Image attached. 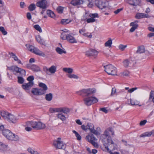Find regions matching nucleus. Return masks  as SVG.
Returning <instances> with one entry per match:
<instances>
[{"label":"nucleus","mask_w":154,"mask_h":154,"mask_svg":"<svg viewBox=\"0 0 154 154\" xmlns=\"http://www.w3.org/2000/svg\"><path fill=\"white\" fill-rule=\"evenodd\" d=\"M100 139L104 144H108V146L110 149L112 150L115 149L116 145L112 140L111 137H108L103 134L100 136Z\"/></svg>","instance_id":"nucleus-1"},{"label":"nucleus","mask_w":154,"mask_h":154,"mask_svg":"<svg viewBox=\"0 0 154 154\" xmlns=\"http://www.w3.org/2000/svg\"><path fill=\"white\" fill-rule=\"evenodd\" d=\"M96 92V90L95 88H88L83 89L77 92L78 94L83 97H90Z\"/></svg>","instance_id":"nucleus-2"},{"label":"nucleus","mask_w":154,"mask_h":154,"mask_svg":"<svg viewBox=\"0 0 154 154\" xmlns=\"http://www.w3.org/2000/svg\"><path fill=\"white\" fill-rule=\"evenodd\" d=\"M0 114L2 117L4 119L13 123H15L17 120L13 115L7 111H2L1 112Z\"/></svg>","instance_id":"nucleus-3"},{"label":"nucleus","mask_w":154,"mask_h":154,"mask_svg":"<svg viewBox=\"0 0 154 154\" xmlns=\"http://www.w3.org/2000/svg\"><path fill=\"white\" fill-rule=\"evenodd\" d=\"M3 134L9 140L11 141H17L19 139V137L13 133L10 130L6 129L2 131Z\"/></svg>","instance_id":"nucleus-4"},{"label":"nucleus","mask_w":154,"mask_h":154,"mask_svg":"<svg viewBox=\"0 0 154 154\" xmlns=\"http://www.w3.org/2000/svg\"><path fill=\"white\" fill-rule=\"evenodd\" d=\"M3 134L9 140L11 141H17L19 139V137L13 133L10 130L6 129L2 131Z\"/></svg>","instance_id":"nucleus-5"},{"label":"nucleus","mask_w":154,"mask_h":154,"mask_svg":"<svg viewBox=\"0 0 154 154\" xmlns=\"http://www.w3.org/2000/svg\"><path fill=\"white\" fill-rule=\"evenodd\" d=\"M83 101L84 105L87 106H90L98 101V99L93 96L85 97L83 98Z\"/></svg>","instance_id":"nucleus-6"},{"label":"nucleus","mask_w":154,"mask_h":154,"mask_svg":"<svg viewBox=\"0 0 154 154\" xmlns=\"http://www.w3.org/2000/svg\"><path fill=\"white\" fill-rule=\"evenodd\" d=\"M104 70L108 74L111 75H116V68L111 64H109L104 66Z\"/></svg>","instance_id":"nucleus-7"},{"label":"nucleus","mask_w":154,"mask_h":154,"mask_svg":"<svg viewBox=\"0 0 154 154\" xmlns=\"http://www.w3.org/2000/svg\"><path fill=\"white\" fill-rule=\"evenodd\" d=\"M61 139L59 137L57 140L54 141L53 145L57 149H64L66 147V145L61 140Z\"/></svg>","instance_id":"nucleus-8"},{"label":"nucleus","mask_w":154,"mask_h":154,"mask_svg":"<svg viewBox=\"0 0 154 154\" xmlns=\"http://www.w3.org/2000/svg\"><path fill=\"white\" fill-rule=\"evenodd\" d=\"M94 3L97 7L101 9L105 8L107 5L105 0H95Z\"/></svg>","instance_id":"nucleus-9"},{"label":"nucleus","mask_w":154,"mask_h":154,"mask_svg":"<svg viewBox=\"0 0 154 154\" xmlns=\"http://www.w3.org/2000/svg\"><path fill=\"white\" fill-rule=\"evenodd\" d=\"M43 70L48 75L51 74H54L57 71V66L52 65L49 68H48L46 67H45L43 68Z\"/></svg>","instance_id":"nucleus-10"},{"label":"nucleus","mask_w":154,"mask_h":154,"mask_svg":"<svg viewBox=\"0 0 154 154\" xmlns=\"http://www.w3.org/2000/svg\"><path fill=\"white\" fill-rule=\"evenodd\" d=\"M46 127L45 124L40 122H33V128L36 130H42Z\"/></svg>","instance_id":"nucleus-11"},{"label":"nucleus","mask_w":154,"mask_h":154,"mask_svg":"<svg viewBox=\"0 0 154 154\" xmlns=\"http://www.w3.org/2000/svg\"><path fill=\"white\" fill-rule=\"evenodd\" d=\"M98 53V52L95 49H90L86 51L85 55L88 57L93 56L95 58L97 57Z\"/></svg>","instance_id":"nucleus-12"},{"label":"nucleus","mask_w":154,"mask_h":154,"mask_svg":"<svg viewBox=\"0 0 154 154\" xmlns=\"http://www.w3.org/2000/svg\"><path fill=\"white\" fill-rule=\"evenodd\" d=\"M37 7L43 9H46L48 6L47 2L46 0H41L37 2L36 3Z\"/></svg>","instance_id":"nucleus-13"},{"label":"nucleus","mask_w":154,"mask_h":154,"mask_svg":"<svg viewBox=\"0 0 154 154\" xmlns=\"http://www.w3.org/2000/svg\"><path fill=\"white\" fill-rule=\"evenodd\" d=\"M42 91L41 88H32V89L31 92L34 95L41 96L44 94L42 93Z\"/></svg>","instance_id":"nucleus-14"},{"label":"nucleus","mask_w":154,"mask_h":154,"mask_svg":"<svg viewBox=\"0 0 154 154\" xmlns=\"http://www.w3.org/2000/svg\"><path fill=\"white\" fill-rule=\"evenodd\" d=\"M89 16L91 18L88 19L87 20L88 23L94 22L96 21L95 18L98 17V14L97 13L91 14L89 15Z\"/></svg>","instance_id":"nucleus-15"},{"label":"nucleus","mask_w":154,"mask_h":154,"mask_svg":"<svg viewBox=\"0 0 154 154\" xmlns=\"http://www.w3.org/2000/svg\"><path fill=\"white\" fill-rule=\"evenodd\" d=\"M34 83L28 82L27 83H24L22 85V88L26 91H28L33 86Z\"/></svg>","instance_id":"nucleus-16"},{"label":"nucleus","mask_w":154,"mask_h":154,"mask_svg":"<svg viewBox=\"0 0 154 154\" xmlns=\"http://www.w3.org/2000/svg\"><path fill=\"white\" fill-rule=\"evenodd\" d=\"M135 17L137 19H140L143 18H149L150 16L147 14L139 13L136 14Z\"/></svg>","instance_id":"nucleus-17"},{"label":"nucleus","mask_w":154,"mask_h":154,"mask_svg":"<svg viewBox=\"0 0 154 154\" xmlns=\"http://www.w3.org/2000/svg\"><path fill=\"white\" fill-rule=\"evenodd\" d=\"M86 31L85 29V28H82V29H80L79 31V32L80 33L82 34L84 36H86V37L89 38H91L93 37L92 35L90 33H85V32ZM94 37H93V38Z\"/></svg>","instance_id":"nucleus-18"},{"label":"nucleus","mask_w":154,"mask_h":154,"mask_svg":"<svg viewBox=\"0 0 154 154\" xmlns=\"http://www.w3.org/2000/svg\"><path fill=\"white\" fill-rule=\"evenodd\" d=\"M32 53L36 55H38L43 57H45V54L44 53L41 51L39 49L36 48H34Z\"/></svg>","instance_id":"nucleus-19"},{"label":"nucleus","mask_w":154,"mask_h":154,"mask_svg":"<svg viewBox=\"0 0 154 154\" xmlns=\"http://www.w3.org/2000/svg\"><path fill=\"white\" fill-rule=\"evenodd\" d=\"M111 134L113 135H114V132L112 131V128H109L104 131L103 134L108 137H111L109 135V134Z\"/></svg>","instance_id":"nucleus-20"},{"label":"nucleus","mask_w":154,"mask_h":154,"mask_svg":"<svg viewBox=\"0 0 154 154\" xmlns=\"http://www.w3.org/2000/svg\"><path fill=\"white\" fill-rule=\"evenodd\" d=\"M39 86L41 88V90L42 91L43 93L44 94L46 93V91L48 89V88L47 85L43 83L40 82L39 84Z\"/></svg>","instance_id":"nucleus-21"},{"label":"nucleus","mask_w":154,"mask_h":154,"mask_svg":"<svg viewBox=\"0 0 154 154\" xmlns=\"http://www.w3.org/2000/svg\"><path fill=\"white\" fill-rule=\"evenodd\" d=\"M86 139L90 143L95 141L97 140L93 134H91L90 136H87L86 137Z\"/></svg>","instance_id":"nucleus-22"},{"label":"nucleus","mask_w":154,"mask_h":154,"mask_svg":"<svg viewBox=\"0 0 154 154\" xmlns=\"http://www.w3.org/2000/svg\"><path fill=\"white\" fill-rule=\"evenodd\" d=\"M8 149V145H6L3 143L0 142V150L1 151L5 152Z\"/></svg>","instance_id":"nucleus-23"},{"label":"nucleus","mask_w":154,"mask_h":154,"mask_svg":"<svg viewBox=\"0 0 154 154\" xmlns=\"http://www.w3.org/2000/svg\"><path fill=\"white\" fill-rule=\"evenodd\" d=\"M152 134L154 135V130L150 132H146L140 135V137H144L146 136L149 137Z\"/></svg>","instance_id":"nucleus-24"},{"label":"nucleus","mask_w":154,"mask_h":154,"mask_svg":"<svg viewBox=\"0 0 154 154\" xmlns=\"http://www.w3.org/2000/svg\"><path fill=\"white\" fill-rule=\"evenodd\" d=\"M9 69L14 71H15L17 73H19L21 68H18L16 66H12L8 67Z\"/></svg>","instance_id":"nucleus-25"},{"label":"nucleus","mask_w":154,"mask_h":154,"mask_svg":"<svg viewBox=\"0 0 154 154\" xmlns=\"http://www.w3.org/2000/svg\"><path fill=\"white\" fill-rule=\"evenodd\" d=\"M145 52V48L143 46H141L138 47V49L136 51L137 53L141 54Z\"/></svg>","instance_id":"nucleus-26"},{"label":"nucleus","mask_w":154,"mask_h":154,"mask_svg":"<svg viewBox=\"0 0 154 154\" xmlns=\"http://www.w3.org/2000/svg\"><path fill=\"white\" fill-rule=\"evenodd\" d=\"M53 98V94L51 93L47 94L45 95V99L48 101H51Z\"/></svg>","instance_id":"nucleus-27"},{"label":"nucleus","mask_w":154,"mask_h":154,"mask_svg":"<svg viewBox=\"0 0 154 154\" xmlns=\"http://www.w3.org/2000/svg\"><path fill=\"white\" fill-rule=\"evenodd\" d=\"M72 21L71 20L67 19H63L61 20V23L63 25H66Z\"/></svg>","instance_id":"nucleus-28"},{"label":"nucleus","mask_w":154,"mask_h":154,"mask_svg":"<svg viewBox=\"0 0 154 154\" xmlns=\"http://www.w3.org/2000/svg\"><path fill=\"white\" fill-rule=\"evenodd\" d=\"M123 65L126 68L128 67L131 63L130 60L128 59L125 60L123 62Z\"/></svg>","instance_id":"nucleus-29"},{"label":"nucleus","mask_w":154,"mask_h":154,"mask_svg":"<svg viewBox=\"0 0 154 154\" xmlns=\"http://www.w3.org/2000/svg\"><path fill=\"white\" fill-rule=\"evenodd\" d=\"M63 70L69 74L72 73L73 72V69L70 68H63Z\"/></svg>","instance_id":"nucleus-30"},{"label":"nucleus","mask_w":154,"mask_h":154,"mask_svg":"<svg viewBox=\"0 0 154 154\" xmlns=\"http://www.w3.org/2000/svg\"><path fill=\"white\" fill-rule=\"evenodd\" d=\"M31 69H32L33 71L36 72H37L40 71L39 67L35 65H32V66L31 67Z\"/></svg>","instance_id":"nucleus-31"},{"label":"nucleus","mask_w":154,"mask_h":154,"mask_svg":"<svg viewBox=\"0 0 154 154\" xmlns=\"http://www.w3.org/2000/svg\"><path fill=\"white\" fill-rule=\"evenodd\" d=\"M112 41L111 39H109L105 43V46L106 47H108L109 48L112 47Z\"/></svg>","instance_id":"nucleus-32"},{"label":"nucleus","mask_w":154,"mask_h":154,"mask_svg":"<svg viewBox=\"0 0 154 154\" xmlns=\"http://www.w3.org/2000/svg\"><path fill=\"white\" fill-rule=\"evenodd\" d=\"M26 46L28 50L32 53L33 52L34 48H35V47L29 44H26Z\"/></svg>","instance_id":"nucleus-33"},{"label":"nucleus","mask_w":154,"mask_h":154,"mask_svg":"<svg viewBox=\"0 0 154 154\" xmlns=\"http://www.w3.org/2000/svg\"><path fill=\"white\" fill-rule=\"evenodd\" d=\"M61 112H63L65 114H67L70 111V109L69 108L63 107L61 108Z\"/></svg>","instance_id":"nucleus-34"},{"label":"nucleus","mask_w":154,"mask_h":154,"mask_svg":"<svg viewBox=\"0 0 154 154\" xmlns=\"http://www.w3.org/2000/svg\"><path fill=\"white\" fill-rule=\"evenodd\" d=\"M56 51L59 54H61L63 53L66 54V51L63 50V49L59 47H57L56 49Z\"/></svg>","instance_id":"nucleus-35"},{"label":"nucleus","mask_w":154,"mask_h":154,"mask_svg":"<svg viewBox=\"0 0 154 154\" xmlns=\"http://www.w3.org/2000/svg\"><path fill=\"white\" fill-rule=\"evenodd\" d=\"M139 102L137 100H133L130 99V104L132 106L139 105Z\"/></svg>","instance_id":"nucleus-36"},{"label":"nucleus","mask_w":154,"mask_h":154,"mask_svg":"<svg viewBox=\"0 0 154 154\" xmlns=\"http://www.w3.org/2000/svg\"><path fill=\"white\" fill-rule=\"evenodd\" d=\"M77 5L82 4L84 3H88L89 2V0H77Z\"/></svg>","instance_id":"nucleus-37"},{"label":"nucleus","mask_w":154,"mask_h":154,"mask_svg":"<svg viewBox=\"0 0 154 154\" xmlns=\"http://www.w3.org/2000/svg\"><path fill=\"white\" fill-rule=\"evenodd\" d=\"M47 14L51 18H54L55 15L54 13L50 10H48L47 11Z\"/></svg>","instance_id":"nucleus-38"},{"label":"nucleus","mask_w":154,"mask_h":154,"mask_svg":"<svg viewBox=\"0 0 154 154\" xmlns=\"http://www.w3.org/2000/svg\"><path fill=\"white\" fill-rule=\"evenodd\" d=\"M57 117L63 121L65 120L66 119L65 116L61 113L58 114Z\"/></svg>","instance_id":"nucleus-39"},{"label":"nucleus","mask_w":154,"mask_h":154,"mask_svg":"<svg viewBox=\"0 0 154 154\" xmlns=\"http://www.w3.org/2000/svg\"><path fill=\"white\" fill-rule=\"evenodd\" d=\"M138 22V21L135 20L133 22L131 23L130 24V26L137 28L138 26L137 24Z\"/></svg>","instance_id":"nucleus-40"},{"label":"nucleus","mask_w":154,"mask_h":154,"mask_svg":"<svg viewBox=\"0 0 154 154\" xmlns=\"http://www.w3.org/2000/svg\"><path fill=\"white\" fill-rule=\"evenodd\" d=\"M36 6L34 4H30L28 7L29 10L30 11H32L35 9Z\"/></svg>","instance_id":"nucleus-41"},{"label":"nucleus","mask_w":154,"mask_h":154,"mask_svg":"<svg viewBox=\"0 0 154 154\" xmlns=\"http://www.w3.org/2000/svg\"><path fill=\"white\" fill-rule=\"evenodd\" d=\"M67 75L68 78L70 79H78L79 78V77L77 75L74 74H68Z\"/></svg>","instance_id":"nucleus-42"},{"label":"nucleus","mask_w":154,"mask_h":154,"mask_svg":"<svg viewBox=\"0 0 154 154\" xmlns=\"http://www.w3.org/2000/svg\"><path fill=\"white\" fill-rule=\"evenodd\" d=\"M137 0H128V3L131 5L136 6Z\"/></svg>","instance_id":"nucleus-43"},{"label":"nucleus","mask_w":154,"mask_h":154,"mask_svg":"<svg viewBox=\"0 0 154 154\" xmlns=\"http://www.w3.org/2000/svg\"><path fill=\"white\" fill-rule=\"evenodd\" d=\"M8 53L9 54L11 55V57L14 58V59L15 61H16L18 60V58L17 57L14 53L9 52Z\"/></svg>","instance_id":"nucleus-44"},{"label":"nucleus","mask_w":154,"mask_h":154,"mask_svg":"<svg viewBox=\"0 0 154 154\" xmlns=\"http://www.w3.org/2000/svg\"><path fill=\"white\" fill-rule=\"evenodd\" d=\"M34 27L38 31L40 32H42V29L40 26L38 25H35L34 26Z\"/></svg>","instance_id":"nucleus-45"},{"label":"nucleus","mask_w":154,"mask_h":154,"mask_svg":"<svg viewBox=\"0 0 154 154\" xmlns=\"http://www.w3.org/2000/svg\"><path fill=\"white\" fill-rule=\"evenodd\" d=\"M33 121H29L26 122V126L27 127H32L33 128Z\"/></svg>","instance_id":"nucleus-46"},{"label":"nucleus","mask_w":154,"mask_h":154,"mask_svg":"<svg viewBox=\"0 0 154 154\" xmlns=\"http://www.w3.org/2000/svg\"><path fill=\"white\" fill-rule=\"evenodd\" d=\"M127 46L126 45H124L122 44L120 45L119 46V49L122 51H124L125 49L126 48Z\"/></svg>","instance_id":"nucleus-47"},{"label":"nucleus","mask_w":154,"mask_h":154,"mask_svg":"<svg viewBox=\"0 0 154 154\" xmlns=\"http://www.w3.org/2000/svg\"><path fill=\"white\" fill-rule=\"evenodd\" d=\"M105 148L107 149L109 151V153L110 154H119V153L118 152H112L111 151V150H112L111 149H110V148L109 147V146H105Z\"/></svg>","instance_id":"nucleus-48"},{"label":"nucleus","mask_w":154,"mask_h":154,"mask_svg":"<svg viewBox=\"0 0 154 154\" xmlns=\"http://www.w3.org/2000/svg\"><path fill=\"white\" fill-rule=\"evenodd\" d=\"M37 40L38 42L40 44L44 45H45L46 42L44 41V39H37Z\"/></svg>","instance_id":"nucleus-49"},{"label":"nucleus","mask_w":154,"mask_h":154,"mask_svg":"<svg viewBox=\"0 0 154 154\" xmlns=\"http://www.w3.org/2000/svg\"><path fill=\"white\" fill-rule=\"evenodd\" d=\"M18 82L20 84H23L24 82V79L21 77L18 76L17 77Z\"/></svg>","instance_id":"nucleus-50"},{"label":"nucleus","mask_w":154,"mask_h":154,"mask_svg":"<svg viewBox=\"0 0 154 154\" xmlns=\"http://www.w3.org/2000/svg\"><path fill=\"white\" fill-rule=\"evenodd\" d=\"M0 31L4 35H6L7 34V32L5 31V28L3 27H0Z\"/></svg>","instance_id":"nucleus-51"},{"label":"nucleus","mask_w":154,"mask_h":154,"mask_svg":"<svg viewBox=\"0 0 154 154\" xmlns=\"http://www.w3.org/2000/svg\"><path fill=\"white\" fill-rule=\"evenodd\" d=\"M34 79V77L32 75L29 76L27 79V80L29 81V82L34 83L33 81Z\"/></svg>","instance_id":"nucleus-52"},{"label":"nucleus","mask_w":154,"mask_h":154,"mask_svg":"<svg viewBox=\"0 0 154 154\" xmlns=\"http://www.w3.org/2000/svg\"><path fill=\"white\" fill-rule=\"evenodd\" d=\"M57 10L58 13H62L63 11V8L61 6H59L57 8Z\"/></svg>","instance_id":"nucleus-53"},{"label":"nucleus","mask_w":154,"mask_h":154,"mask_svg":"<svg viewBox=\"0 0 154 154\" xmlns=\"http://www.w3.org/2000/svg\"><path fill=\"white\" fill-rule=\"evenodd\" d=\"M67 41L71 43H77V41L75 39H66Z\"/></svg>","instance_id":"nucleus-54"},{"label":"nucleus","mask_w":154,"mask_h":154,"mask_svg":"<svg viewBox=\"0 0 154 154\" xmlns=\"http://www.w3.org/2000/svg\"><path fill=\"white\" fill-rule=\"evenodd\" d=\"M130 73V72L128 70H126L122 72V74L123 76H128Z\"/></svg>","instance_id":"nucleus-55"},{"label":"nucleus","mask_w":154,"mask_h":154,"mask_svg":"<svg viewBox=\"0 0 154 154\" xmlns=\"http://www.w3.org/2000/svg\"><path fill=\"white\" fill-rule=\"evenodd\" d=\"M19 73H20L22 75L25 76L26 75V71L23 69H22L21 68V69L20 70Z\"/></svg>","instance_id":"nucleus-56"},{"label":"nucleus","mask_w":154,"mask_h":154,"mask_svg":"<svg viewBox=\"0 0 154 154\" xmlns=\"http://www.w3.org/2000/svg\"><path fill=\"white\" fill-rule=\"evenodd\" d=\"M137 88H138L137 87L132 88L128 90V92L129 93H131L132 92H133L134 91L137 90Z\"/></svg>","instance_id":"nucleus-57"},{"label":"nucleus","mask_w":154,"mask_h":154,"mask_svg":"<svg viewBox=\"0 0 154 154\" xmlns=\"http://www.w3.org/2000/svg\"><path fill=\"white\" fill-rule=\"evenodd\" d=\"M100 110L103 111L105 113H107L108 112V110L105 107L100 108Z\"/></svg>","instance_id":"nucleus-58"},{"label":"nucleus","mask_w":154,"mask_h":154,"mask_svg":"<svg viewBox=\"0 0 154 154\" xmlns=\"http://www.w3.org/2000/svg\"><path fill=\"white\" fill-rule=\"evenodd\" d=\"M116 88H112V91L111 94V96H113L114 94H116Z\"/></svg>","instance_id":"nucleus-59"},{"label":"nucleus","mask_w":154,"mask_h":154,"mask_svg":"<svg viewBox=\"0 0 154 154\" xmlns=\"http://www.w3.org/2000/svg\"><path fill=\"white\" fill-rule=\"evenodd\" d=\"M154 91H151L150 92L149 95V100H150L152 98V97H154Z\"/></svg>","instance_id":"nucleus-60"},{"label":"nucleus","mask_w":154,"mask_h":154,"mask_svg":"<svg viewBox=\"0 0 154 154\" xmlns=\"http://www.w3.org/2000/svg\"><path fill=\"white\" fill-rule=\"evenodd\" d=\"M93 146H94L96 148H97L99 146L97 143L95 142V141L92 142V143H91Z\"/></svg>","instance_id":"nucleus-61"},{"label":"nucleus","mask_w":154,"mask_h":154,"mask_svg":"<svg viewBox=\"0 0 154 154\" xmlns=\"http://www.w3.org/2000/svg\"><path fill=\"white\" fill-rule=\"evenodd\" d=\"M146 122L147 121L146 120H144L143 121H141L140 123V126L144 125H145Z\"/></svg>","instance_id":"nucleus-62"},{"label":"nucleus","mask_w":154,"mask_h":154,"mask_svg":"<svg viewBox=\"0 0 154 154\" xmlns=\"http://www.w3.org/2000/svg\"><path fill=\"white\" fill-rule=\"evenodd\" d=\"M88 3H89L88 4V6L89 7V8H92L93 6V3L92 2H90L89 1V2Z\"/></svg>","instance_id":"nucleus-63"},{"label":"nucleus","mask_w":154,"mask_h":154,"mask_svg":"<svg viewBox=\"0 0 154 154\" xmlns=\"http://www.w3.org/2000/svg\"><path fill=\"white\" fill-rule=\"evenodd\" d=\"M27 150L28 151L30 152L31 154H33L34 153V152L35 151H33L31 148H29Z\"/></svg>","instance_id":"nucleus-64"}]
</instances>
